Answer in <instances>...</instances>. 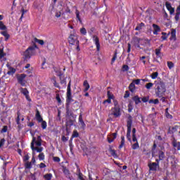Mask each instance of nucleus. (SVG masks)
<instances>
[{
	"mask_svg": "<svg viewBox=\"0 0 180 180\" xmlns=\"http://www.w3.org/2000/svg\"><path fill=\"white\" fill-rule=\"evenodd\" d=\"M129 89L131 92H134V91H136V84H134V83H131L129 86Z\"/></svg>",
	"mask_w": 180,
	"mask_h": 180,
	"instance_id": "obj_25",
	"label": "nucleus"
},
{
	"mask_svg": "<svg viewBox=\"0 0 180 180\" xmlns=\"http://www.w3.org/2000/svg\"><path fill=\"white\" fill-rule=\"evenodd\" d=\"M74 124V120H69L66 122V126L67 127H68V126L70 127H71V126H72Z\"/></svg>",
	"mask_w": 180,
	"mask_h": 180,
	"instance_id": "obj_39",
	"label": "nucleus"
},
{
	"mask_svg": "<svg viewBox=\"0 0 180 180\" xmlns=\"http://www.w3.org/2000/svg\"><path fill=\"white\" fill-rule=\"evenodd\" d=\"M129 65H122L123 72H126L129 71Z\"/></svg>",
	"mask_w": 180,
	"mask_h": 180,
	"instance_id": "obj_47",
	"label": "nucleus"
},
{
	"mask_svg": "<svg viewBox=\"0 0 180 180\" xmlns=\"http://www.w3.org/2000/svg\"><path fill=\"white\" fill-rule=\"evenodd\" d=\"M44 178L45 180H51V179L53 178V174L51 173L46 174L44 175Z\"/></svg>",
	"mask_w": 180,
	"mask_h": 180,
	"instance_id": "obj_30",
	"label": "nucleus"
},
{
	"mask_svg": "<svg viewBox=\"0 0 180 180\" xmlns=\"http://www.w3.org/2000/svg\"><path fill=\"white\" fill-rule=\"evenodd\" d=\"M17 124H20V112H17V118L15 120Z\"/></svg>",
	"mask_w": 180,
	"mask_h": 180,
	"instance_id": "obj_36",
	"label": "nucleus"
},
{
	"mask_svg": "<svg viewBox=\"0 0 180 180\" xmlns=\"http://www.w3.org/2000/svg\"><path fill=\"white\" fill-rule=\"evenodd\" d=\"M34 143L36 144V146H37V147H40L41 146V141H36V138H35Z\"/></svg>",
	"mask_w": 180,
	"mask_h": 180,
	"instance_id": "obj_62",
	"label": "nucleus"
},
{
	"mask_svg": "<svg viewBox=\"0 0 180 180\" xmlns=\"http://www.w3.org/2000/svg\"><path fill=\"white\" fill-rule=\"evenodd\" d=\"M4 145H5V139H1L0 140V148H1V147H3V146H4Z\"/></svg>",
	"mask_w": 180,
	"mask_h": 180,
	"instance_id": "obj_59",
	"label": "nucleus"
},
{
	"mask_svg": "<svg viewBox=\"0 0 180 180\" xmlns=\"http://www.w3.org/2000/svg\"><path fill=\"white\" fill-rule=\"evenodd\" d=\"M149 103H153V105H158V103H160V100H158V98L156 99H150L149 100Z\"/></svg>",
	"mask_w": 180,
	"mask_h": 180,
	"instance_id": "obj_32",
	"label": "nucleus"
},
{
	"mask_svg": "<svg viewBox=\"0 0 180 180\" xmlns=\"http://www.w3.org/2000/svg\"><path fill=\"white\" fill-rule=\"evenodd\" d=\"M68 41L70 46L78 44V43H79V40H78V34L75 32L71 33L68 38Z\"/></svg>",
	"mask_w": 180,
	"mask_h": 180,
	"instance_id": "obj_6",
	"label": "nucleus"
},
{
	"mask_svg": "<svg viewBox=\"0 0 180 180\" xmlns=\"http://www.w3.org/2000/svg\"><path fill=\"white\" fill-rule=\"evenodd\" d=\"M9 71L7 72V75H13L16 72L15 68H10Z\"/></svg>",
	"mask_w": 180,
	"mask_h": 180,
	"instance_id": "obj_24",
	"label": "nucleus"
},
{
	"mask_svg": "<svg viewBox=\"0 0 180 180\" xmlns=\"http://www.w3.org/2000/svg\"><path fill=\"white\" fill-rule=\"evenodd\" d=\"M7 27L5 25H4V22L0 21V30H4L6 31L7 30Z\"/></svg>",
	"mask_w": 180,
	"mask_h": 180,
	"instance_id": "obj_35",
	"label": "nucleus"
},
{
	"mask_svg": "<svg viewBox=\"0 0 180 180\" xmlns=\"http://www.w3.org/2000/svg\"><path fill=\"white\" fill-rule=\"evenodd\" d=\"M53 160L54 162H60L61 161L59 157H53Z\"/></svg>",
	"mask_w": 180,
	"mask_h": 180,
	"instance_id": "obj_55",
	"label": "nucleus"
},
{
	"mask_svg": "<svg viewBox=\"0 0 180 180\" xmlns=\"http://www.w3.org/2000/svg\"><path fill=\"white\" fill-rule=\"evenodd\" d=\"M1 34L5 37V41H8L9 40V38L11 37V35L8 34V31H3L1 32Z\"/></svg>",
	"mask_w": 180,
	"mask_h": 180,
	"instance_id": "obj_20",
	"label": "nucleus"
},
{
	"mask_svg": "<svg viewBox=\"0 0 180 180\" xmlns=\"http://www.w3.org/2000/svg\"><path fill=\"white\" fill-rule=\"evenodd\" d=\"M170 40H176V30L175 29H172Z\"/></svg>",
	"mask_w": 180,
	"mask_h": 180,
	"instance_id": "obj_16",
	"label": "nucleus"
},
{
	"mask_svg": "<svg viewBox=\"0 0 180 180\" xmlns=\"http://www.w3.org/2000/svg\"><path fill=\"white\" fill-rule=\"evenodd\" d=\"M58 77H59L60 80V84H67V79H65V77H64V75L61 72H59L58 73Z\"/></svg>",
	"mask_w": 180,
	"mask_h": 180,
	"instance_id": "obj_12",
	"label": "nucleus"
},
{
	"mask_svg": "<svg viewBox=\"0 0 180 180\" xmlns=\"http://www.w3.org/2000/svg\"><path fill=\"white\" fill-rule=\"evenodd\" d=\"M63 172L65 175L66 178H70V170L66 167H63Z\"/></svg>",
	"mask_w": 180,
	"mask_h": 180,
	"instance_id": "obj_23",
	"label": "nucleus"
},
{
	"mask_svg": "<svg viewBox=\"0 0 180 180\" xmlns=\"http://www.w3.org/2000/svg\"><path fill=\"white\" fill-rule=\"evenodd\" d=\"M20 93L25 96L28 95L29 91L26 88H20Z\"/></svg>",
	"mask_w": 180,
	"mask_h": 180,
	"instance_id": "obj_26",
	"label": "nucleus"
},
{
	"mask_svg": "<svg viewBox=\"0 0 180 180\" xmlns=\"http://www.w3.org/2000/svg\"><path fill=\"white\" fill-rule=\"evenodd\" d=\"M153 86H154V84H153L152 82H149L146 84L145 86L146 89H151V88H153Z\"/></svg>",
	"mask_w": 180,
	"mask_h": 180,
	"instance_id": "obj_44",
	"label": "nucleus"
},
{
	"mask_svg": "<svg viewBox=\"0 0 180 180\" xmlns=\"http://www.w3.org/2000/svg\"><path fill=\"white\" fill-rule=\"evenodd\" d=\"M44 153H41L39 154L38 155V158L39 160V161H43V160H44Z\"/></svg>",
	"mask_w": 180,
	"mask_h": 180,
	"instance_id": "obj_48",
	"label": "nucleus"
},
{
	"mask_svg": "<svg viewBox=\"0 0 180 180\" xmlns=\"http://www.w3.org/2000/svg\"><path fill=\"white\" fill-rule=\"evenodd\" d=\"M132 101L135 102V105H139V103H141V98L139 97V96H134L132 97Z\"/></svg>",
	"mask_w": 180,
	"mask_h": 180,
	"instance_id": "obj_19",
	"label": "nucleus"
},
{
	"mask_svg": "<svg viewBox=\"0 0 180 180\" xmlns=\"http://www.w3.org/2000/svg\"><path fill=\"white\" fill-rule=\"evenodd\" d=\"M26 77H27L26 74H24V73L17 75V81L21 86H26V80H25Z\"/></svg>",
	"mask_w": 180,
	"mask_h": 180,
	"instance_id": "obj_7",
	"label": "nucleus"
},
{
	"mask_svg": "<svg viewBox=\"0 0 180 180\" xmlns=\"http://www.w3.org/2000/svg\"><path fill=\"white\" fill-rule=\"evenodd\" d=\"M83 176H84V174H82V172H79V174H78L79 179V180H85Z\"/></svg>",
	"mask_w": 180,
	"mask_h": 180,
	"instance_id": "obj_61",
	"label": "nucleus"
},
{
	"mask_svg": "<svg viewBox=\"0 0 180 180\" xmlns=\"http://www.w3.org/2000/svg\"><path fill=\"white\" fill-rule=\"evenodd\" d=\"M133 125V117L129 115L127 120V139L128 141L131 142V126Z\"/></svg>",
	"mask_w": 180,
	"mask_h": 180,
	"instance_id": "obj_3",
	"label": "nucleus"
},
{
	"mask_svg": "<svg viewBox=\"0 0 180 180\" xmlns=\"http://www.w3.org/2000/svg\"><path fill=\"white\" fill-rule=\"evenodd\" d=\"M107 96L108 99H113L115 98V96H113V94H111L110 91H107Z\"/></svg>",
	"mask_w": 180,
	"mask_h": 180,
	"instance_id": "obj_45",
	"label": "nucleus"
},
{
	"mask_svg": "<svg viewBox=\"0 0 180 180\" xmlns=\"http://www.w3.org/2000/svg\"><path fill=\"white\" fill-rule=\"evenodd\" d=\"M93 39L96 46L97 51H101V43H99V38L98 36L94 35Z\"/></svg>",
	"mask_w": 180,
	"mask_h": 180,
	"instance_id": "obj_10",
	"label": "nucleus"
},
{
	"mask_svg": "<svg viewBox=\"0 0 180 180\" xmlns=\"http://www.w3.org/2000/svg\"><path fill=\"white\" fill-rule=\"evenodd\" d=\"M160 160H164L165 158V153L162 150H160L158 153Z\"/></svg>",
	"mask_w": 180,
	"mask_h": 180,
	"instance_id": "obj_28",
	"label": "nucleus"
},
{
	"mask_svg": "<svg viewBox=\"0 0 180 180\" xmlns=\"http://www.w3.org/2000/svg\"><path fill=\"white\" fill-rule=\"evenodd\" d=\"M107 140L108 141V143L110 144L112 143H113V141H115V139H113L112 136H108L107 137Z\"/></svg>",
	"mask_w": 180,
	"mask_h": 180,
	"instance_id": "obj_53",
	"label": "nucleus"
},
{
	"mask_svg": "<svg viewBox=\"0 0 180 180\" xmlns=\"http://www.w3.org/2000/svg\"><path fill=\"white\" fill-rule=\"evenodd\" d=\"M83 86H84V89L83 90L84 92H88V91H89V88H91V86L89 85V83H88V80H85L84 82Z\"/></svg>",
	"mask_w": 180,
	"mask_h": 180,
	"instance_id": "obj_17",
	"label": "nucleus"
},
{
	"mask_svg": "<svg viewBox=\"0 0 180 180\" xmlns=\"http://www.w3.org/2000/svg\"><path fill=\"white\" fill-rule=\"evenodd\" d=\"M80 33L81 34H82L83 36H86V29H85V27H82L80 29Z\"/></svg>",
	"mask_w": 180,
	"mask_h": 180,
	"instance_id": "obj_43",
	"label": "nucleus"
},
{
	"mask_svg": "<svg viewBox=\"0 0 180 180\" xmlns=\"http://www.w3.org/2000/svg\"><path fill=\"white\" fill-rule=\"evenodd\" d=\"M132 110H133V104H131V103H129L128 104V112H129V113H131Z\"/></svg>",
	"mask_w": 180,
	"mask_h": 180,
	"instance_id": "obj_49",
	"label": "nucleus"
},
{
	"mask_svg": "<svg viewBox=\"0 0 180 180\" xmlns=\"http://www.w3.org/2000/svg\"><path fill=\"white\" fill-rule=\"evenodd\" d=\"M148 167L150 171H157V168H160V166H158V164L155 162L148 163Z\"/></svg>",
	"mask_w": 180,
	"mask_h": 180,
	"instance_id": "obj_11",
	"label": "nucleus"
},
{
	"mask_svg": "<svg viewBox=\"0 0 180 180\" xmlns=\"http://www.w3.org/2000/svg\"><path fill=\"white\" fill-rule=\"evenodd\" d=\"M5 56H6V54L4 53V49H0V60L3 57H5Z\"/></svg>",
	"mask_w": 180,
	"mask_h": 180,
	"instance_id": "obj_54",
	"label": "nucleus"
},
{
	"mask_svg": "<svg viewBox=\"0 0 180 180\" xmlns=\"http://www.w3.org/2000/svg\"><path fill=\"white\" fill-rule=\"evenodd\" d=\"M173 146L174 147V148H176L178 151L180 150V142L174 141Z\"/></svg>",
	"mask_w": 180,
	"mask_h": 180,
	"instance_id": "obj_33",
	"label": "nucleus"
},
{
	"mask_svg": "<svg viewBox=\"0 0 180 180\" xmlns=\"http://www.w3.org/2000/svg\"><path fill=\"white\" fill-rule=\"evenodd\" d=\"M71 102H74V99H72V94L71 93V81L69 82L67 88L66 93V107L68 108L70 105H71Z\"/></svg>",
	"mask_w": 180,
	"mask_h": 180,
	"instance_id": "obj_4",
	"label": "nucleus"
},
{
	"mask_svg": "<svg viewBox=\"0 0 180 180\" xmlns=\"http://www.w3.org/2000/svg\"><path fill=\"white\" fill-rule=\"evenodd\" d=\"M141 101L143 103H147V102H149L150 101V97L148 96H144L141 98Z\"/></svg>",
	"mask_w": 180,
	"mask_h": 180,
	"instance_id": "obj_41",
	"label": "nucleus"
},
{
	"mask_svg": "<svg viewBox=\"0 0 180 180\" xmlns=\"http://www.w3.org/2000/svg\"><path fill=\"white\" fill-rule=\"evenodd\" d=\"M167 67H168L169 70H172V68H174V63H172V61H168Z\"/></svg>",
	"mask_w": 180,
	"mask_h": 180,
	"instance_id": "obj_42",
	"label": "nucleus"
},
{
	"mask_svg": "<svg viewBox=\"0 0 180 180\" xmlns=\"http://www.w3.org/2000/svg\"><path fill=\"white\" fill-rule=\"evenodd\" d=\"M157 58H161V49H156L155 51Z\"/></svg>",
	"mask_w": 180,
	"mask_h": 180,
	"instance_id": "obj_29",
	"label": "nucleus"
},
{
	"mask_svg": "<svg viewBox=\"0 0 180 180\" xmlns=\"http://www.w3.org/2000/svg\"><path fill=\"white\" fill-rule=\"evenodd\" d=\"M25 168L26 169H30L32 168L31 162H27V163H25Z\"/></svg>",
	"mask_w": 180,
	"mask_h": 180,
	"instance_id": "obj_52",
	"label": "nucleus"
},
{
	"mask_svg": "<svg viewBox=\"0 0 180 180\" xmlns=\"http://www.w3.org/2000/svg\"><path fill=\"white\" fill-rule=\"evenodd\" d=\"M78 137H79V133H78V131H77V129H75L70 138V141H72V139H77Z\"/></svg>",
	"mask_w": 180,
	"mask_h": 180,
	"instance_id": "obj_21",
	"label": "nucleus"
},
{
	"mask_svg": "<svg viewBox=\"0 0 180 180\" xmlns=\"http://www.w3.org/2000/svg\"><path fill=\"white\" fill-rule=\"evenodd\" d=\"M132 150H137L138 148H140V145H139V142H136L131 146Z\"/></svg>",
	"mask_w": 180,
	"mask_h": 180,
	"instance_id": "obj_40",
	"label": "nucleus"
},
{
	"mask_svg": "<svg viewBox=\"0 0 180 180\" xmlns=\"http://www.w3.org/2000/svg\"><path fill=\"white\" fill-rule=\"evenodd\" d=\"M112 115L115 117H120V116L122 115L120 113V107H113L111 108Z\"/></svg>",
	"mask_w": 180,
	"mask_h": 180,
	"instance_id": "obj_8",
	"label": "nucleus"
},
{
	"mask_svg": "<svg viewBox=\"0 0 180 180\" xmlns=\"http://www.w3.org/2000/svg\"><path fill=\"white\" fill-rule=\"evenodd\" d=\"M165 6L167 11H169L170 15H172L175 12V8H172V6H171L169 2L165 3Z\"/></svg>",
	"mask_w": 180,
	"mask_h": 180,
	"instance_id": "obj_14",
	"label": "nucleus"
},
{
	"mask_svg": "<svg viewBox=\"0 0 180 180\" xmlns=\"http://www.w3.org/2000/svg\"><path fill=\"white\" fill-rule=\"evenodd\" d=\"M36 49H39L36 43L32 42V46L28 47L24 52L25 60H29L32 56L36 54Z\"/></svg>",
	"mask_w": 180,
	"mask_h": 180,
	"instance_id": "obj_1",
	"label": "nucleus"
},
{
	"mask_svg": "<svg viewBox=\"0 0 180 180\" xmlns=\"http://www.w3.org/2000/svg\"><path fill=\"white\" fill-rule=\"evenodd\" d=\"M32 43H38L41 46L44 45V41L43 39H39L37 37L34 38V41H32Z\"/></svg>",
	"mask_w": 180,
	"mask_h": 180,
	"instance_id": "obj_22",
	"label": "nucleus"
},
{
	"mask_svg": "<svg viewBox=\"0 0 180 180\" xmlns=\"http://www.w3.org/2000/svg\"><path fill=\"white\" fill-rule=\"evenodd\" d=\"M116 58H117V52H115V53H114V56L111 60L112 64H113V63H115V61H116Z\"/></svg>",
	"mask_w": 180,
	"mask_h": 180,
	"instance_id": "obj_51",
	"label": "nucleus"
},
{
	"mask_svg": "<svg viewBox=\"0 0 180 180\" xmlns=\"http://www.w3.org/2000/svg\"><path fill=\"white\" fill-rule=\"evenodd\" d=\"M94 32H95V27H91L88 33L90 36H92Z\"/></svg>",
	"mask_w": 180,
	"mask_h": 180,
	"instance_id": "obj_56",
	"label": "nucleus"
},
{
	"mask_svg": "<svg viewBox=\"0 0 180 180\" xmlns=\"http://www.w3.org/2000/svg\"><path fill=\"white\" fill-rule=\"evenodd\" d=\"M35 118L38 123H41V129L46 130L47 129V122L43 120V117L40 115V111L38 109L36 110Z\"/></svg>",
	"mask_w": 180,
	"mask_h": 180,
	"instance_id": "obj_5",
	"label": "nucleus"
},
{
	"mask_svg": "<svg viewBox=\"0 0 180 180\" xmlns=\"http://www.w3.org/2000/svg\"><path fill=\"white\" fill-rule=\"evenodd\" d=\"M30 158V157L29 156V155H25L23 158V161L25 162H26V161H29V159Z\"/></svg>",
	"mask_w": 180,
	"mask_h": 180,
	"instance_id": "obj_60",
	"label": "nucleus"
},
{
	"mask_svg": "<svg viewBox=\"0 0 180 180\" xmlns=\"http://www.w3.org/2000/svg\"><path fill=\"white\" fill-rule=\"evenodd\" d=\"M61 15H63V14L61 13V11H57V12L55 13L56 18H61Z\"/></svg>",
	"mask_w": 180,
	"mask_h": 180,
	"instance_id": "obj_58",
	"label": "nucleus"
},
{
	"mask_svg": "<svg viewBox=\"0 0 180 180\" xmlns=\"http://www.w3.org/2000/svg\"><path fill=\"white\" fill-rule=\"evenodd\" d=\"M75 15L77 22H79V23L82 25V20L81 19V15H79V11H78V9H76Z\"/></svg>",
	"mask_w": 180,
	"mask_h": 180,
	"instance_id": "obj_18",
	"label": "nucleus"
},
{
	"mask_svg": "<svg viewBox=\"0 0 180 180\" xmlns=\"http://www.w3.org/2000/svg\"><path fill=\"white\" fill-rule=\"evenodd\" d=\"M79 122L80 123L82 129H84L86 127V124L84 122V119L82 118V113H80L79 115Z\"/></svg>",
	"mask_w": 180,
	"mask_h": 180,
	"instance_id": "obj_15",
	"label": "nucleus"
},
{
	"mask_svg": "<svg viewBox=\"0 0 180 180\" xmlns=\"http://www.w3.org/2000/svg\"><path fill=\"white\" fill-rule=\"evenodd\" d=\"M65 13H71V9L70 7H68V6L65 7V12L62 13V16H64Z\"/></svg>",
	"mask_w": 180,
	"mask_h": 180,
	"instance_id": "obj_34",
	"label": "nucleus"
},
{
	"mask_svg": "<svg viewBox=\"0 0 180 180\" xmlns=\"http://www.w3.org/2000/svg\"><path fill=\"white\" fill-rule=\"evenodd\" d=\"M169 109L166 108L165 109V115L167 117H168L169 119H172V116L171 115V114H169V112H168Z\"/></svg>",
	"mask_w": 180,
	"mask_h": 180,
	"instance_id": "obj_50",
	"label": "nucleus"
},
{
	"mask_svg": "<svg viewBox=\"0 0 180 180\" xmlns=\"http://www.w3.org/2000/svg\"><path fill=\"white\" fill-rule=\"evenodd\" d=\"M124 143H125L124 136H121V143L119 146V148H123V147L124 146Z\"/></svg>",
	"mask_w": 180,
	"mask_h": 180,
	"instance_id": "obj_31",
	"label": "nucleus"
},
{
	"mask_svg": "<svg viewBox=\"0 0 180 180\" xmlns=\"http://www.w3.org/2000/svg\"><path fill=\"white\" fill-rule=\"evenodd\" d=\"M21 12H22V14H21V16L20 18V20H22V19H23V15H25V13H27V10H25V8H22L21 9Z\"/></svg>",
	"mask_w": 180,
	"mask_h": 180,
	"instance_id": "obj_46",
	"label": "nucleus"
},
{
	"mask_svg": "<svg viewBox=\"0 0 180 180\" xmlns=\"http://www.w3.org/2000/svg\"><path fill=\"white\" fill-rule=\"evenodd\" d=\"M56 101L58 103H61V98H60V94H56Z\"/></svg>",
	"mask_w": 180,
	"mask_h": 180,
	"instance_id": "obj_64",
	"label": "nucleus"
},
{
	"mask_svg": "<svg viewBox=\"0 0 180 180\" xmlns=\"http://www.w3.org/2000/svg\"><path fill=\"white\" fill-rule=\"evenodd\" d=\"M34 141H36V137L32 138V141L31 142V150H32V151L35 150L37 153H41V151H43V148L34 147Z\"/></svg>",
	"mask_w": 180,
	"mask_h": 180,
	"instance_id": "obj_9",
	"label": "nucleus"
},
{
	"mask_svg": "<svg viewBox=\"0 0 180 180\" xmlns=\"http://www.w3.org/2000/svg\"><path fill=\"white\" fill-rule=\"evenodd\" d=\"M129 96H130V92L129 91H126L125 94H124V98H129Z\"/></svg>",
	"mask_w": 180,
	"mask_h": 180,
	"instance_id": "obj_63",
	"label": "nucleus"
},
{
	"mask_svg": "<svg viewBox=\"0 0 180 180\" xmlns=\"http://www.w3.org/2000/svg\"><path fill=\"white\" fill-rule=\"evenodd\" d=\"M143 26H145V24L143 22H141L140 24H138L137 26L135 28V30L140 31L141 29H143Z\"/></svg>",
	"mask_w": 180,
	"mask_h": 180,
	"instance_id": "obj_27",
	"label": "nucleus"
},
{
	"mask_svg": "<svg viewBox=\"0 0 180 180\" xmlns=\"http://www.w3.org/2000/svg\"><path fill=\"white\" fill-rule=\"evenodd\" d=\"M158 77V72H153L150 75V78H152V79H157Z\"/></svg>",
	"mask_w": 180,
	"mask_h": 180,
	"instance_id": "obj_38",
	"label": "nucleus"
},
{
	"mask_svg": "<svg viewBox=\"0 0 180 180\" xmlns=\"http://www.w3.org/2000/svg\"><path fill=\"white\" fill-rule=\"evenodd\" d=\"M155 91L156 96H158V98H162L167 91V89H165V84H164V83L161 82L156 84L155 86Z\"/></svg>",
	"mask_w": 180,
	"mask_h": 180,
	"instance_id": "obj_2",
	"label": "nucleus"
},
{
	"mask_svg": "<svg viewBox=\"0 0 180 180\" xmlns=\"http://www.w3.org/2000/svg\"><path fill=\"white\" fill-rule=\"evenodd\" d=\"M106 103H112V99L108 98L103 102V105H105Z\"/></svg>",
	"mask_w": 180,
	"mask_h": 180,
	"instance_id": "obj_57",
	"label": "nucleus"
},
{
	"mask_svg": "<svg viewBox=\"0 0 180 180\" xmlns=\"http://www.w3.org/2000/svg\"><path fill=\"white\" fill-rule=\"evenodd\" d=\"M110 153L114 158H117V154H116V150H115V149H110Z\"/></svg>",
	"mask_w": 180,
	"mask_h": 180,
	"instance_id": "obj_37",
	"label": "nucleus"
},
{
	"mask_svg": "<svg viewBox=\"0 0 180 180\" xmlns=\"http://www.w3.org/2000/svg\"><path fill=\"white\" fill-rule=\"evenodd\" d=\"M152 26L153 27V34L157 36V34L161 32V27H160V26L157 24H153Z\"/></svg>",
	"mask_w": 180,
	"mask_h": 180,
	"instance_id": "obj_13",
	"label": "nucleus"
}]
</instances>
